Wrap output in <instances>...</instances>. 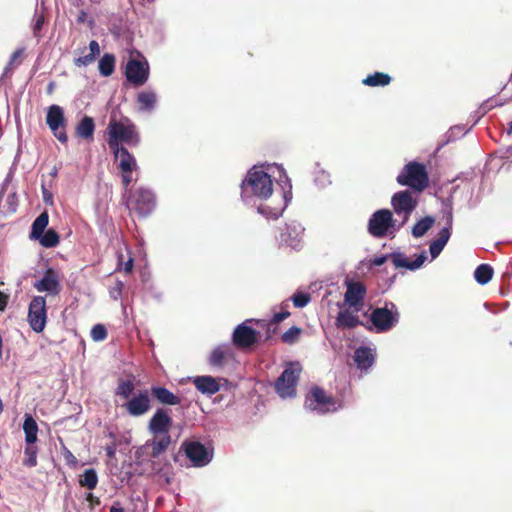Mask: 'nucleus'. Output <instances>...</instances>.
<instances>
[{"label":"nucleus","instance_id":"47","mask_svg":"<svg viewBox=\"0 0 512 512\" xmlns=\"http://www.w3.org/2000/svg\"><path fill=\"white\" fill-rule=\"evenodd\" d=\"M90 335L96 342L103 341L107 337V329L103 324H96L92 327Z\"/></svg>","mask_w":512,"mask_h":512},{"label":"nucleus","instance_id":"45","mask_svg":"<svg viewBox=\"0 0 512 512\" xmlns=\"http://www.w3.org/2000/svg\"><path fill=\"white\" fill-rule=\"evenodd\" d=\"M291 300L296 308H304L311 301V297L306 292L297 291L292 295Z\"/></svg>","mask_w":512,"mask_h":512},{"label":"nucleus","instance_id":"64","mask_svg":"<svg viewBox=\"0 0 512 512\" xmlns=\"http://www.w3.org/2000/svg\"><path fill=\"white\" fill-rule=\"evenodd\" d=\"M507 134H508V135H511V134H512V121H510V122L508 123Z\"/></svg>","mask_w":512,"mask_h":512},{"label":"nucleus","instance_id":"60","mask_svg":"<svg viewBox=\"0 0 512 512\" xmlns=\"http://www.w3.org/2000/svg\"><path fill=\"white\" fill-rule=\"evenodd\" d=\"M85 499L92 504H99V498L91 492L86 494Z\"/></svg>","mask_w":512,"mask_h":512},{"label":"nucleus","instance_id":"36","mask_svg":"<svg viewBox=\"0 0 512 512\" xmlns=\"http://www.w3.org/2000/svg\"><path fill=\"white\" fill-rule=\"evenodd\" d=\"M493 268L489 264H480L474 271V279L480 285H486L493 277Z\"/></svg>","mask_w":512,"mask_h":512},{"label":"nucleus","instance_id":"9","mask_svg":"<svg viewBox=\"0 0 512 512\" xmlns=\"http://www.w3.org/2000/svg\"><path fill=\"white\" fill-rule=\"evenodd\" d=\"M388 259H391L395 268H404L410 271H416L423 266L427 260V253L423 250L421 253L415 255L413 261H409L405 254L400 251H393L390 254H383L374 257L370 260L372 266H381Z\"/></svg>","mask_w":512,"mask_h":512},{"label":"nucleus","instance_id":"59","mask_svg":"<svg viewBox=\"0 0 512 512\" xmlns=\"http://www.w3.org/2000/svg\"><path fill=\"white\" fill-rule=\"evenodd\" d=\"M8 303V297L0 291V311H4Z\"/></svg>","mask_w":512,"mask_h":512},{"label":"nucleus","instance_id":"8","mask_svg":"<svg viewBox=\"0 0 512 512\" xmlns=\"http://www.w3.org/2000/svg\"><path fill=\"white\" fill-rule=\"evenodd\" d=\"M301 366L298 362H291L284 368L283 372L275 381V390L282 398H292L296 395V384L301 373Z\"/></svg>","mask_w":512,"mask_h":512},{"label":"nucleus","instance_id":"7","mask_svg":"<svg viewBox=\"0 0 512 512\" xmlns=\"http://www.w3.org/2000/svg\"><path fill=\"white\" fill-rule=\"evenodd\" d=\"M107 130L110 149L124 147L121 142L130 146H137L140 142L139 135L133 124L124 125L121 122L113 120L109 122Z\"/></svg>","mask_w":512,"mask_h":512},{"label":"nucleus","instance_id":"28","mask_svg":"<svg viewBox=\"0 0 512 512\" xmlns=\"http://www.w3.org/2000/svg\"><path fill=\"white\" fill-rule=\"evenodd\" d=\"M137 103L142 112H152L157 103V94L152 89H146L137 94Z\"/></svg>","mask_w":512,"mask_h":512},{"label":"nucleus","instance_id":"15","mask_svg":"<svg viewBox=\"0 0 512 512\" xmlns=\"http://www.w3.org/2000/svg\"><path fill=\"white\" fill-rule=\"evenodd\" d=\"M125 76L127 81L135 86L145 84L149 78L148 62L135 58L129 59L125 68Z\"/></svg>","mask_w":512,"mask_h":512},{"label":"nucleus","instance_id":"32","mask_svg":"<svg viewBox=\"0 0 512 512\" xmlns=\"http://www.w3.org/2000/svg\"><path fill=\"white\" fill-rule=\"evenodd\" d=\"M48 223L49 215L46 211H44L33 221L29 235L30 239L35 240L37 237H41V234L46 231Z\"/></svg>","mask_w":512,"mask_h":512},{"label":"nucleus","instance_id":"6","mask_svg":"<svg viewBox=\"0 0 512 512\" xmlns=\"http://www.w3.org/2000/svg\"><path fill=\"white\" fill-rule=\"evenodd\" d=\"M178 454L185 455L190 466L202 468L213 460L214 450L198 440L185 439L179 447Z\"/></svg>","mask_w":512,"mask_h":512},{"label":"nucleus","instance_id":"4","mask_svg":"<svg viewBox=\"0 0 512 512\" xmlns=\"http://www.w3.org/2000/svg\"><path fill=\"white\" fill-rule=\"evenodd\" d=\"M126 205L141 218H146L152 214L156 208V196L152 189L147 187H138L135 190H129Z\"/></svg>","mask_w":512,"mask_h":512},{"label":"nucleus","instance_id":"2","mask_svg":"<svg viewBox=\"0 0 512 512\" xmlns=\"http://www.w3.org/2000/svg\"><path fill=\"white\" fill-rule=\"evenodd\" d=\"M368 317L365 329L374 333H385L393 329L399 322L400 313L393 302H386L383 307L372 309L371 313H364Z\"/></svg>","mask_w":512,"mask_h":512},{"label":"nucleus","instance_id":"39","mask_svg":"<svg viewBox=\"0 0 512 512\" xmlns=\"http://www.w3.org/2000/svg\"><path fill=\"white\" fill-rule=\"evenodd\" d=\"M496 106L493 99H488L484 101L474 112H472L469 118L472 121V128L479 122V120L492 108Z\"/></svg>","mask_w":512,"mask_h":512},{"label":"nucleus","instance_id":"18","mask_svg":"<svg viewBox=\"0 0 512 512\" xmlns=\"http://www.w3.org/2000/svg\"><path fill=\"white\" fill-rule=\"evenodd\" d=\"M347 290L344 295L345 302L355 308L356 311L360 310L366 296V288L360 282H347Z\"/></svg>","mask_w":512,"mask_h":512},{"label":"nucleus","instance_id":"34","mask_svg":"<svg viewBox=\"0 0 512 512\" xmlns=\"http://www.w3.org/2000/svg\"><path fill=\"white\" fill-rule=\"evenodd\" d=\"M392 78L383 72H375L362 80L365 86L384 87L390 84Z\"/></svg>","mask_w":512,"mask_h":512},{"label":"nucleus","instance_id":"38","mask_svg":"<svg viewBox=\"0 0 512 512\" xmlns=\"http://www.w3.org/2000/svg\"><path fill=\"white\" fill-rule=\"evenodd\" d=\"M35 240H38L45 248H54L59 244L60 237L54 229H47L41 234V237H37Z\"/></svg>","mask_w":512,"mask_h":512},{"label":"nucleus","instance_id":"52","mask_svg":"<svg viewBox=\"0 0 512 512\" xmlns=\"http://www.w3.org/2000/svg\"><path fill=\"white\" fill-rule=\"evenodd\" d=\"M41 191H42V199H43V202L47 205H52L53 204V194L52 192H50L44 183H42L41 185Z\"/></svg>","mask_w":512,"mask_h":512},{"label":"nucleus","instance_id":"35","mask_svg":"<svg viewBox=\"0 0 512 512\" xmlns=\"http://www.w3.org/2000/svg\"><path fill=\"white\" fill-rule=\"evenodd\" d=\"M313 182L319 189H324L332 183L330 173L324 170L319 163L315 164Z\"/></svg>","mask_w":512,"mask_h":512},{"label":"nucleus","instance_id":"25","mask_svg":"<svg viewBox=\"0 0 512 512\" xmlns=\"http://www.w3.org/2000/svg\"><path fill=\"white\" fill-rule=\"evenodd\" d=\"M335 325L338 329H352L357 326L365 327L366 322L361 321L357 315L349 310H341L336 316Z\"/></svg>","mask_w":512,"mask_h":512},{"label":"nucleus","instance_id":"22","mask_svg":"<svg viewBox=\"0 0 512 512\" xmlns=\"http://www.w3.org/2000/svg\"><path fill=\"white\" fill-rule=\"evenodd\" d=\"M196 389L204 395L211 396L220 390L219 382L212 376H196L192 379Z\"/></svg>","mask_w":512,"mask_h":512},{"label":"nucleus","instance_id":"12","mask_svg":"<svg viewBox=\"0 0 512 512\" xmlns=\"http://www.w3.org/2000/svg\"><path fill=\"white\" fill-rule=\"evenodd\" d=\"M27 321L31 329L41 333L47 321L46 299L43 296H34L28 308Z\"/></svg>","mask_w":512,"mask_h":512},{"label":"nucleus","instance_id":"29","mask_svg":"<svg viewBox=\"0 0 512 512\" xmlns=\"http://www.w3.org/2000/svg\"><path fill=\"white\" fill-rule=\"evenodd\" d=\"M76 135L82 139H93L95 131V121L91 116H83L78 122L76 128Z\"/></svg>","mask_w":512,"mask_h":512},{"label":"nucleus","instance_id":"21","mask_svg":"<svg viewBox=\"0 0 512 512\" xmlns=\"http://www.w3.org/2000/svg\"><path fill=\"white\" fill-rule=\"evenodd\" d=\"M114 157L118 160V168L121 172H133L137 168L135 157L126 147L111 149Z\"/></svg>","mask_w":512,"mask_h":512},{"label":"nucleus","instance_id":"1","mask_svg":"<svg viewBox=\"0 0 512 512\" xmlns=\"http://www.w3.org/2000/svg\"><path fill=\"white\" fill-rule=\"evenodd\" d=\"M280 176L285 178L282 187L281 199L276 206H269L262 202L273 194V181L271 176L261 167L253 166L241 181V200L248 207H255L257 212L266 219H278L292 199V185L285 170L281 168Z\"/></svg>","mask_w":512,"mask_h":512},{"label":"nucleus","instance_id":"48","mask_svg":"<svg viewBox=\"0 0 512 512\" xmlns=\"http://www.w3.org/2000/svg\"><path fill=\"white\" fill-rule=\"evenodd\" d=\"M445 246L446 245H444L437 239H434L433 241H431L430 245H429V252H430L431 259L432 260L436 259L441 254V252L443 251Z\"/></svg>","mask_w":512,"mask_h":512},{"label":"nucleus","instance_id":"17","mask_svg":"<svg viewBox=\"0 0 512 512\" xmlns=\"http://www.w3.org/2000/svg\"><path fill=\"white\" fill-rule=\"evenodd\" d=\"M172 418L164 408H158L148 423V430L154 436L170 435L169 430L172 425Z\"/></svg>","mask_w":512,"mask_h":512},{"label":"nucleus","instance_id":"20","mask_svg":"<svg viewBox=\"0 0 512 512\" xmlns=\"http://www.w3.org/2000/svg\"><path fill=\"white\" fill-rule=\"evenodd\" d=\"M171 442L172 438L170 435L160 436V438H153L148 440L140 450H150V458L156 459L168 449Z\"/></svg>","mask_w":512,"mask_h":512},{"label":"nucleus","instance_id":"51","mask_svg":"<svg viewBox=\"0 0 512 512\" xmlns=\"http://www.w3.org/2000/svg\"><path fill=\"white\" fill-rule=\"evenodd\" d=\"M95 60L96 59L93 58L92 55L87 54L85 56L76 58L74 63H75L76 66L81 67V66L89 65V64L93 63Z\"/></svg>","mask_w":512,"mask_h":512},{"label":"nucleus","instance_id":"62","mask_svg":"<svg viewBox=\"0 0 512 512\" xmlns=\"http://www.w3.org/2000/svg\"><path fill=\"white\" fill-rule=\"evenodd\" d=\"M150 293L152 297H154L157 300H160L162 298V293L160 291H157L154 289V287H150Z\"/></svg>","mask_w":512,"mask_h":512},{"label":"nucleus","instance_id":"30","mask_svg":"<svg viewBox=\"0 0 512 512\" xmlns=\"http://www.w3.org/2000/svg\"><path fill=\"white\" fill-rule=\"evenodd\" d=\"M23 431L26 443L35 444L38 439V425L31 414H25L24 416Z\"/></svg>","mask_w":512,"mask_h":512},{"label":"nucleus","instance_id":"16","mask_svg":"<svg viewBox=\"0 0 512 512\" xmlns=\"http://www.w3.org/2000/svg\"><path fill=\"white\" fill-rule=\"evenodd\" d=\"M132 417H140L146 414L151 408V400L147 390H140L122 405Z\"/></svg>","mask_w":512,"mask_h":512},{"label":"nucleus","instance_id":"14","mask_svg":"<svg viewBox=\"0 0 512 512\" xmlns=\"http://www.w3.org/2000/svg\"><path fill=\"white\" fill-rule=\"evenodd\" d=\"M304 227L297 221H289L280 228L279 244L287 246L294 250H300L302 247V237Z\"/></svg>","mask_w":512,"mask_h":512},{"label":"nucleus","instance_id":"50","mask_svg":"<svg viewBox=\"0 0 512 512\" xmlns=\"http://www.w3.org/2000/svg\"><path fill=\"white\" fill-rule=\"evenodd\" d=\"M45 22V18L42 14H35L34 24H33V33L35 36L41 31Z\"/></svg>","mask_w":512,"mask_h":512},{"label":"nucleus","instance_id":"55","mask_svg":"<svg viewBox=\"0 0 512 512\" xmlns=\"http://www.w3.org/2000/svg\"><path fill=\"white\" fill-rule=\"evenodd\" d=\"M52 133L58 141H60L63 144L67 143L68 136L64 128H59V130L52 131Z\"/></svg>","mask_w":512,"mask_h":512},{"label":"nucleus","instance_id":"5","mask_svg":"<svg viewBox=\"0 0 512 512\" xmlns=\"http://www.w3.org/2000/svg\"><path fill=\"white\" fill-rule=\"evenodd\" d=\"M397 219H394L393 212L383 208L375 211L369 218L367 224L368 233L374 238H384L390 234L394 237L397 232Z\"/></svg>","mask_w":512,"mask_h":512},{"label":"nucleus","instance_id":"33","mask_svg":"<svg viewBox=\"0 0 512 512\" xmlns=\"http://www.w3.org/2000/svg\"><path fill=\"white\" fill-rule=\"evenodd\" d=\"M435 219L432 216H425L418 220L412 227L411 234L414 238L423 237L434 225Z\"/></svg>","mask_w":512,"mask_h":512},{"label":"nucleus","instance_id":"46","mask_svg":"<svg viewBox=\"0 0 512 512\" xmlns=\"http://www.w3.org/2000/svg\"><path fill=\"white\" fill-rule=\"evenodd\" d=\"M301 334V329L297 326L290 327L286 332H284L281 336V339L286 344H293L296 342L297 338Z\"/></svg>","mask_w":512,"mask_h":512},{"label":"nucleus","instance_id":"24","mask_svg":"<svg viewBox=\"0 0 512 512\" xmlns=\"http://www.w3.org/2000/svg\"><path fill=\"white\" fill-rule=\"evenodd\" d=\"M65 122L64 110L61 106L53 104L48 107L46 124L51 131L59 130V128H65Z\"/></svg>","mask_w":512,"mask_h":512},{"label":"nucleus","instance_id":"56","mask_svg":"<svg viewBox=\"0 0 512 512\" xmlns=\"http://www.w3.org/2000/svg\"><path fill=\"white\" fill-rule=\"evenodd\" d=\"M89 49H90V55L93 56V58H97V56L100 55V46L99 43L96 40H92L89 43Z\"/></svg>","mask_w":512,"mask_h":512},{"label":"nucleus","instance_id":"44","mask_svg":"<svg viewBox=\"0 0 512 512\" xmlns=\"http://www.w3.org/2000/svg\"><path fill=\"white\" fill-rule=\"evenodd\" d=\"M38 449L34 444H27L24 449L25 459L23 464L27 467H35L37 465Z\"/></svg>","mask_w":512,"mask_h":512},{"label":"nucleus","instance_id":"10","mask_svg":"<svg viewBox=\"0 0 512 512\" xmlns=\"http://www.w3.org/2000/svg\"><path fill=\"white\" fill-rule=\"evenodd\" d=\"M417 204V199L413 197L409 190H401L392 195L391 206L394 213L401 218L397 225V230H400L406 224L416 209Z\"/></svg>","mask_w":512,"mask_h":512},{"label":"nucleus","instance_id":"27","mask_svg":"<svg viewBox=\"0 0 512 512\" xmlns=\"http://www.w3.org/2000/svg\"><path fill=\"white\" fill-rule=\"evenodd\" d=\"M233 356L232 348L229 344H221L213 349L209 356V364L213 367H222L224 365V361L227 358Z\"/></svg>","mask_w":512,"mask_h":512},{"label":"nucleus","instance_id":"11","mask_svg":"<svg viewBox=\"0 0 512 512\" xmlns=\"http://www.w3.org/2000/svg\"><path fill=\"white\" fill-rule=\"evenodd\" d=\"M304 408L316 412L317 414H326L334 411V400L327 396L324 389L315 386L306 397Z\"/></svg>","mask_w":512,"mask_h":512},{"label":"nucleus","instance_id":"26","mask_svg":"<svg viewBox=\"0 0 512 512\" xmlns=\"http://www.w3.org/2000/svg\"><path fill=\"white\" fill-rule=\"evenodd\" d=\"M354 361L360 370L369 369L375 361V357L371 348L360 346L355 350Z\"/></svg>","mask_w":512,"mask_h":512},{"label":"nucleus","instance_id":"61","mask_svg":"<svg viewBox=\"0 0 512 512\" xmlns=\"http://www.w3.org/2000/svg\"><path fill=\"white\" fill-rule=\"evenodd\" d=\"M133 268V259L132 258H129L125 263H124V270L125 272H130Z\"/></svg>","mask_w":512,"mask_h":512},{"label":"nucleus","instance_id":"37","mask_svg":"<svg viewBox=\"0 0 512 512\" xmlns=\"http://www.w3.org/2000/svg\"><path fill=\"white\" fill-rule=\"evenodd\" d=\"M98 68L102 76H110L115 70V56L111 53H105L99 60Z\"/></svg>","mask_w":512,"mask_h":512},{"label":"nucleus","instance_id":"41","mask_svg":"<svg viewBox=\"0 0 512 512\" xmlns=\"http://www.w3.org/2000/svg\"><path fill=\"white\" fill-rule=\"evenodd\" d=\"M134 390H135V385L132 380L120 379L118 382V385L115 389V394L124 399H129L133 395Z\"/></svg>","mask_w":512,"mask_h":512},{"label":"nucleus","instance_id":"57","mask_svg":"<svg viewBox=\"0 0 512 512\" xmlns=\"http://www.w3.org/2000/svg\"><path fill=\"white\" fill-rule=\"evenodd\" d=\"M24 53V48H19L16 51H14L10 57L9 65H13L14 62L22 56Z\"/></svg>","mask_w":512,"mask_h":512},{"label":"nucleus","instance_id":"13","mask_svg":"<svg viewBox=\"0 0 512 512\" xmlns=\"http://www.w3.org/2000/svg\"><path fill=\"white\" fill-rule=\"evenodd\" d=\"M253 321L254 319H247L235 327L232 333L233 345L240 349H248L258 342L260 332L248 325Z\"/></svg>","mask_w":512,"mask_h":512},{"label":"nucleus","instance_id":"23","mask_svg":"<svg viewBox=\"0 0 512 512\" xmlns=\"http://www.w3.org/2000/svg\"><path fill=\"white\" fill-rule=\"evenodd\" d=\"M150 392L153 398L162 405L174 406L181 403V398L166 387L151 386Z\"/></svg>","mask_w":512,"mask_h":512},{"label":"nucleus","instance_id":"3","mask_svg":"<svg viewBox=\"0 0 512 512\" xmlns=\"http://www.w3.org/2000/svg\"><path fill=\"white\" fill-rule=\"evenodd\" d=\"M396 180L398 184L408 186L418 192L423 191L429 185L426 166L417 161H411L406 164Z\"/></svg>","mask_w":512,"mask_h":512},{"label":"nucleus","instance_id":"63","mask_svg":"<svg viewBox=\"0 0 512 512\" xmlns=\"http://www.w3.org/2000/svg\"><path fill=\"white\" fill-rule=\"evenodd\" d=\"M86 18H87V13L84 10H81L78 14L77 22L83 23V22H85Z\"/></svg>","mask_w":512,"mask_h":512},{"label":"nucleus","instance_id":"49","mask_svg":"<svg viewBox=\"0 0 512 512\" xmlns=\"http://www.w3.org/2000/svg\"><path fill=\"white\" fill-rule=\"evenodd\" d=\"M451 234L452 227L443 226V228L439 231L438 237L436 239L446 245L451 237Z\"/></svg>","mask_w":512,"mask_h":512},{"label":"nucleus","instance_id":"58","mask_svg":"<svg viewBox=\"0 0 512 512\" xmlns=\"http://www.w3.org/2000/svg\"><path fill=\"white\" fill-rule=\"evenodd\" d=\"M116 445L114 443L105 447V452L108 458H114L116 454Z\"/></svg>","mask_w":512,"mask_h":512},{"label":"nucleus","instance_id":"43","mask_svg":"<svg viewBox=\"0 0 512 512\" xmlns=\"http://www.w3.org/2000/svg\"><path fill=\"white\" fill-rule=\"evenodd\" d=\"M290 316V312L289 311H281V312H278V313H275L270 321V324L268 326V329H267V335H266V339L268 340L271 335L273 333H276V330H277V324H279L280 322L284 321L286 318H288Z\"/></svg>","mask_w":512,"mask_h":512},{"label":"nucleus","instance_id":"42","mask_svg":"<svg viewBox=\"0 0 512 512\" xmlns=\"http://www.w3.org/2000/svg\"><path fill=\"white\" fill-rule=\"evenodd\" d=\"M442 218L445 221L444 226L453 227V200L452 196L442 199Z\"/></svg>","mask_w":512,"mask_h":512},{"label":"nucleus","instance_id":"19","mask_svg":"<svg viewBox=\"0 0 512 512\" xmlns=\"http://www.w3.org/2000/svg\"><path fill=\"white\" fill-rule=\"evenodd\" d=\"M34 288L39 292H46L50 295H57L60 292V283L56 273L49 268L43 277L34 283Z\"/></svg>","mask_w":512,"mask_h":512},{"label":"nucleus","instance_id":"53","mask_svg":"<svg viewBox=\"0 0 512 512\" xmlns=\"http://www.w3.org/2000/svg\"><path fill=\"white\" fill-rule=\"evenodd\" d=\"M63 456H64V459L66 460V463L70 466H75L78 462L77 458L67 448L64 449Z\"/></svg>","mask_w":512,"mask_h":512},{"label":"nucleus","instance_id":"40","mask_svg":"<svg viewBox=\"0 0 512 512\" xmlns=\"http://www.w3.org/2000/svg\"><path fill=\"white\" fill-rule=\"evenodd\" d=\"M79 484L89 490L95 489L98 484V475L96 470L93 468L86 469L79 478Z\"/></svg>","mask_w":512,"mask_h":512},{"label":"nucleus","instance_id":"31","mask_svg":"<svg viewBox=\"0 0 512 512\" xmlns=\"http://www.w3.org/2000/svg\"><path fill=\"white\" fill-rule=\"evenodd\" d=\"M472 129V126L467 127V125L458 124L452 126L445 134V140L439 145L438 150L443 148L448 143L454 142L460 138H462L464 135H466L470 130Z\"/></svg>","mask_w":512,"mask_h":512},{"label":"nucleus","instance_id":"54","mask_svg":"<svg viewBox=\"0 0 512 512\" xmlns=\"http://www.w3.org/2000/svg\"><path fill=\"white\" fill-rule=\"evenodd\" d=\"M121 177H122L123 186L126 190V194L128 195V192H129L128 187L131 184V182L133 181L132 172H121Z\"/></svg>","mask_w":512,"mask_h":512}]
</instances>
